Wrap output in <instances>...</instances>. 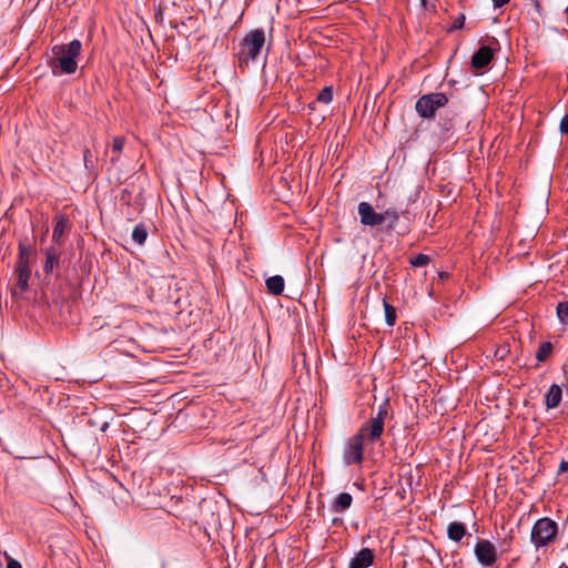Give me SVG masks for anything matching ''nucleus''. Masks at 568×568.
Masks as SVG:
<instances>
[{
	"label": "nucleus",
	"instance_id": "obj_9",
	"mask_svg": "<svg viewBox=\"0 0 568 568\" xmlns=\"http://www.w3.org/2000/svg\"><path fill=\"white\" fill-rule=\"evenodd\" d=\"M494 58V51L491 48L483 45L471 57V67L475 69L486 68Z\"/></svg>",
	"mask_w": 568,
	"mask_h": 568
},
{
	"label": "nucleus",
	"instance_id": "obj_13",
	"mask_svg": "<svg viewBox=\"0 0 568 568\" xmlns=\"http://www.w3.org/2000/svg\"><path fill=\"white\" fill-rule=\"evenodd\" d=\"M352 503H353V497L351 494L341 493L334 498V500L332 503V509L335 513H344L352 506Z\"/></svg>",
	"mask_w": 568,
	"mask_h": 568
},
{
	"label": "nucleus",
	"instance_id": "obj_20",
	"mask_svg": "<svg viewBox=\"0 0 568 568\" xmlns=\"http://www.w3.org/2000/svg\"><path fill=\"white\" fill-rule=\"evenodd\" d=\"M68 224H69V221L64 217H61L54 229H53V233H52V240L54 242H59L60 239L63 236L64 232L67 231L68 229Z\"/></svg>",
	"mask_w": 568,
	"mask_h": 568
},
{
	"label": "nucleus",
	"instance_id": "obj_28",
	"mask_svg": "<svg viewBox=\"0 0 568 568\" xmlns=\"http://www.w3.org/2000/svg\"><path fill=\"white\" fill-rule=\"evenodd\" d=\"M465 23V16L464 14H460L459 17H457L450 28V30H457V29H462L463 26Z\"/></svg>",
	"mask_w": 568,
	"mask_h": 568
},
{
	"label": "nucleus",
	"instance_id": "obj_3",
	"mask_svg": "<svg viewBox=\"0 0 568 568\" xmlns=\"http://www.w3.org/2000/svg\"><path fill=\"white\" fill-rule=\"evenodd\" d=\"M265 45V33L262 29L250 31L241 41L237 58L240 64H248L255 61Z\"/></svg>",
	"mask_w": 568,
	"mask_h": 568
},
{
	"label": "nucleus",
	"instance_id": "obj_19",
	"mask_svg": "<svg viewBox=\"0 0 568 568\" xmlns=\"http://www.w3.org/2000/svg\"><path fill=\"white\" fill-rule=\"evenodd\" d=\"M31 256H32L31 247L26 246L22 243H20L17 265H29Z\"/></svg>",
	"mask_w": 568,
	"mask_h": 568
},
{
	"label": "nucleus",
	"instance_id": "obj_5",
	"mask_svg": "<svg viewBox=\"0 0 568 568\" xmlns=\"http://www.w3.org/2000/svg\"><path fill=\"white\" fill-rule=\"evenodd\" d=\"M448 103V98L445 93L434 92L422 95L416 101V112L424 119H432L435 116L436 111L439 108L445 106Z\"/></svg>",
	"mask_w": 568,
	"mask_h": 568
},
{
	"label": "nucleus",
	"instance_id": "obj_17",
	"mask_svg": "<svg viewBox=\"0 0 568 568\" xmlns=\"http://www.w3.org/2000/svg\"><path fill=\"white\" fill-rule=\"evenodd\" d=\"M148 237V227L144 223H139L134 226L132 231V240L139 244L143 245Z\"/></svg>",
	"mask_w": 568,
	"mask_h": 568
},
{
	"label": "nucleus",
	"instance_id": "obj_30",
	"mask_svg": "<svg viewBox=\"0 0 568 568\" xmlns=\"http://www.w3.org/2000/svg\"><path fill=\"white\" fill-rule=\"evenodd\" d=\"M90 158H91V152L89 149H85L83 151V161H84V165L85 168H89V163H90Z\"/></svg>",
	"mask_w": 568,
	"mask_h": 568
},
{
	"label": "nucleus",
	"instance_id": "obj_24",
	"mask_svg": "<svg viewBox=\"0 0 568 568\" xmlns=\"http://www.w3.org/2000/svg\"><path fill=\"white\" fill-rule=\"evenodd\" d=\"M385 216V221H389L388 229H394L395 224L399 220V213L396 209H387L382 213Z\"/></svg>",
	"mask_w": 568,
	"mask_h": 568
},
{
	"label": "nucleus",
	"instance_id": "obj_14",
	"mask_svg": "<svg viewBox=\"0 0 568 568\" xmlns=\"http://www.w3.org/2000/svg\"><path fill=\"white\" fill-rule=\"evenodd\" d=\"M268 294L278 296L284 291V278L281 275H273L265 281Z\"/></svg>",
	"mask_w": 568,
	"mask_h": 568
},
{
	"label": "nucleus",
	"instance_id": "obj_8",
	"mask_svg": "<svg viewBox=\"0 0 568 568\" xmlns=\"http://www.w3.org/2000/svg\"><path fill=\"white\" fill-rule=\"evenodd\" d=\"M357 210L361 223L365 226H378L385 222V216L382 213L375 212L368 202H361Z\"/></svg>",
	"mask_w": 568,
	"mask_h": 568
},
{
	"label": "nucleus",
	"instance_id": "obj_25",
	"mask_svg": "<svg viewBox=\"0 0 568 568\" xmlns=\"http://www.w3.org/2000/svg\"><path fill=\"white\" fill-rule=\"evenodd\" d=\"M439 125H440V128L443 130V135L445 138H449L452 135V133H453V130H454V124H453L452 119H446V118L440 119Z\"/></svg>",
	"mask_w": 568,
	"mask_h": 568
},
{
	"label": "nucleus",
	"instance_id": "obj_10",
	"mask_svg": "<svg viewBox=\"0 0 568 568\" xmlns=\"http://www.w3.org/2000/svg\"><path fill=\"white\" fill-rule=\"evenodd\" d=\"M375 555L369 548H362L355 557L351 559L348 568H368L374 562Z\"/></svg>",
	"mask_w": 568,
	"mask_h": 568
},
{
	"label": "nucleus",
	"instance_id": "obj_22",
	"mask_svg": "<svg viewBox=\"0 0 568 568\" xmlns=\"http://www.w3.org/2000/svg\"><path fill=\"white\" fill-rule=\"evenodd\" d=\"M552 352V344L550 342H544L539 345L536 359L538 362H545Z\"/></svg>",
	"mask_w": 568,
	"mask_h": 568
},
{
	"label": "nucleus",
	"instance_id": "obj_15",
	"mask_svg": "<svg viewBox=\"0 0 568 568\" xmlns=\"http://www.w3.org/2000/svg\"><path fill=\"white\" fill-rule=\"evenodd\" d=\"M16 272L18 273L17 285L21 291H26L31 276L30 265H16Z\"/></svg>",
	"mask_w": 568,
	"mask_h": 568
},
{
	"label": "nucleus",
	"instance_id": "obj_2",
	"mask_svg": "<svg viewBox=\"0 0 568 568\" xmlns=\"http://www.w3.org/2000/svg\"><path fill=\"white\" fill-rule=\"evenodd\" d=\"M389 403L385 400L379 405L376 416L371 417L367 422L363 423L356 435L366 442L367 446H375L382 444V436L384 434L385 419L388 415Z\"/></svg>",
	"mask_w": 568,
	"mask_h": 568
},
{
	"label": "nucleus",
	"instance_id": "obj_29",
	"mask_svg": "<svg viewBox=\"0 0 568 568\" xmlns=\"http://www.w3.org/2000/svg\"><path fill=\"white\" fill-rule=\"evenodd\" d=\"M559 130L562 134L568 133V115H564L559 123Z\"/></svg>",
	"mask_w": 568,
	"mask_h": 568
},
{
	"label": "nucleus",
	"instance_id": "obj_21",
	"mask_svg": "<svg viewBox=\"0 0 568 568\" xmlns=\"http://www.w3.org/2000/svg\"><path fill=\"white\" fill-rule=\"evenodd\" d=\"M383 306L385 311V322L388 326H394L396 322V310L390 305L386 298H383Z\"/></svg>",
	"mask_w": 568,
	"mask_h": 568
},
{
	"label": "nucleus",
	"instance_id": "obj_11",
	"mask_svg": "<svg viewBox=\"0 0 568 568\" xmlns=\"http://www.w3.org/2000/svg\"><path fill=\"white\" fill-rule=\"evenodd\" d=\"M44 254L45 262L43 264V272L45 274H51L59 264L61 252L59 248L52 245L45 248Z\"/></svg>",
	"mask_w": 568,
	"mask_h": 568
},
{
	"label": "nucleus",
	"instance_id": "obj_34",
	"mask_svg": "<svg viewBox=\"0 0 568 568\" xmlns=\"http://www.w3.org/2000/svg\"><path fill=\"white\" fill-rule=\"evenodd\" d=\"M559 568H568V566L566 564H561Z\"/></svg>",
	"mask_w": 568,
	"mask_h": 568
},
{
	"label": "nucleus",
	"instance_id": "obj_27",
	"mask_svg": "<svg viewBox=\"0 0 568 568\" xmlns=\"http://www.w3.org/2000/svg\"><path fill=\"white\" fill-rule=\"evenodd\" d=\"M124 141L120 136H115L112 142V149L115 152H121L123 149Z\"/></svg>",
	"mask_w": 568,
	"mask_h": 568
},
{
	"label": "nucleus",
	"instance_id": "obj_31",
	"mask_svg": "<svg viewBox=\"0 0 568 568\" xmlns=\"http://www.w3.org/2000/svg\"><path fill=\"white\" fill-rule=\"evenodd\" d=\"M7 568H22L21 564L12 558L9 559Z\"/></svg>",
	"mask_w": 568,
	"mask_h": 568
},
{
	"label": "nucleus",
	"instance_id": "obj_6",
	"mask_svg": "<svg viewBox=\"0 0 568 568\" xmlns=\"http://www.w3.org/2000/svg\"><path fill=\"white\" fill-rule=\"evenodd\" d=\"M366 442L361 435H354L348 438L343 450V462L347 465H361L364 460V446Z\"/></svg>",
	"mask_w": 568,
	"mask_h": 568
},
{
	"label": "nucleus",
	"instance_id": "obj_4",
	"mask_svg": "<svg viewBox=\"0 0 568 568\" xmlns=\"http://www.w3.org/2000/svg\"><path fill=\"white\" fill-rule=\"evenodd\" d=\"M558 534V525L549 517L538 519L531 528L530 540L538 549L552 542Z\"/></svg>",
	"mask_w": 568,
	"mask_h": 568
},
{
	"label": "nucleus",
	"instance_id": "obj_12",
	"mask_svg": "<svg viewBox=\"0 0 568 568\" xmlns=\"http://www.w3.org/2000/svg\"><path fill=\"white\" fill-rule=\"evenodd\" d=\"M562 398L561 387L557 384H552L547 393L545 394V405L547 409H554L559 406Z\"/></svg>",
	"mask_w": 568,
	"mask_h": 568
},
{
	"label": "nucleus",
	"instance_id": "obj_26",
	"mask_svg": "<svg viewBox=\"0 0 568 568\" xmlns=\"http://www.w3.org/2000/svg\"><path fill=\"white\" fill-rule=\"evenodd\" d=\"M429 261L430 258L428 255L417 254L415 257L410 260V264L414 267H420L427 265Z\"/></svg>",
	"mask_w": 568,
	"mask_h": 568
},
{
	"label": "nucleus",
	"instance_id": "obj_7",
	"mask_svg": "<svg viewBox=\"0 0 568 568\" xmlns=\"http://www.w3.org/2000/svg\"><path fill=\"white\" fill-rule=\"evenodd\" d=\"M474 554L483 567H490L498 559L497 549L488 539H479L475 545Z\"/></svg>",
	"mask_w": 568,
	"mask_h": 568
},
{
	"label": "nucleus",
	"instance_id": "obj_32",
	"mask_svg": "<svg viewBox=\"0 0 568 568\" xmlns=\"http://www.w3.org/2000/svg\"><path fill=\"white\" fill-rule=\"evenodd\" d=\"M568 469V462L561 460L559 468H558V475L565 473Z\"/></svg>",
	"mask_w": 568,
	"mask_h": 568
},
{
	"label": "nucleus",
	"instance_id": "obj_23",
	"mask_svg": "<svg viewBox=\"0 0 568 568\" xmlns=\"http://www.w3.org/2000/svg\"><path fill=\"white\" fill-rule=\"evenodd\" d=\"M556 313L561 324H568V301L558 303Z\"/></svg>",
	"mask_w": 568,
	"mask_h": 568
},
{
	"label": "nucleus",
	"instance_id": "obj_1",
	"mask_svg": "<svg viewBox=\"0 0 568 568\" xmlns=\"http://www.w3.org/2000/svg\"><path fill=\"white\" fill-rule=\"evenodd\" d=\"M82 50L80 40L74 39L68 44H57L51 49L52 57L48 64L54 75L73 74L78 69V57Z\"/></svg>",
	"mask_w": 568,
	"mask_h": 568
},
{
	"label": "nucleus",
	"instance_id": "obj_33",
	"mask_svg": "<svg viewBox=\"0 0 568 568\" xmlns=\"http://www.w3.org/2000/svg\"><path fill=\"white\" fill-rule=\"evenodd\" d=\"M495 8H501L507 4L510 0H491Z\"/></svg>",
	"mask_w": 568,
	"mask_h": 568
},
{
	"label": "nucleus",
	"instance_id": "obj_16",
	"mask_svg": "<svg viewBox=\"0 0 568 568\" xmlns=\"http://www.w3.org/2000/svg\"><path fill=\"white\" fill-rule=\"evenodd\" d=\"M447 535L450 540L459 541L466 535V527L463 523L453 521L447 527Z\"/></svg>",
	"mask_w": 568,
	"mask_h": 568
},
{
	"label": "nucleus",
	"instance_id": "obj_18",
	"mask_svg": "<svg viewBox=\"0 0 568 568\" xmlns=\"http://www.w3.org/2000/svg\"><path fill=\"white\" fill-rule=\"evenodd\" d=\"M333 100V89L332 87H325L323 88L320 93L317 94V98H316V101L314 102H311L308 104V108L311 110H314L315 109V103L316 102H321V103H324V104H328L331 103Z\"/></svg>",
	"mask_w": 568,
	"mask_h": 568
}]
</instances>
